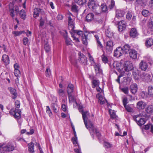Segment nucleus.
I'll list each match as a JSON object with an SVG mask.
<instances>
[{"label":"nucleus","instance_id":"1","mask_svg":"<svg viewBox=\"0 0 153 153\" xmlns=\"http://www.w3.org/2000/svg\"><path fill=\"white\" fill-rule=\"evenodd\" d=\"M82 114L85 125L87 128L89 129L90 131L91 130L93 131L94 130L93 124L91 121L88 120L89 116L88 112V111L82 112Z\"/></svg>","mask_w":153,"mask_h":153},{"label":"nucleus","instance_id":"2","mask_svg":"<svg viewBox=\"0 0 153 153\" xmlns=\"http://www.w3.org/2000/svg\"><path fill=\"white\" fill-rule=\"evenodd\" d=\"M15 105L17 108H13L11 109L10 111V114L11 115L13 116L15 118L19 119L20 117L21 114V111L18 109L20 106V102L18 100L16 101Z\"/></svg>","mask_w":153,"mask_h":153},{"label":"nucleus","instance_id":"3","mask_svg":"<svg viewBox=\"0 0 153 153\" xmlns=\"http://www.w3.org/2000/svg\"><path fill=\"white\" fill-rule=\"evenodd\" d=\"M133 68L132 63L129 61H125L123 66H122L121 71L122 73L124 74L126 71H129Z\"/></svg>","mask_w":153,"mask_h":153},{"label":"nucleus","instance_id":"4","mask_svg":"<svg viewBox=\"0 0 153 153\" xmlns=\"http://www.w3.org/2000/svg\"><path fill=\"white\" fill-rule=\"evenodd\" d=\"M142 115L141 114L135 115L133 117V118L137 124L139 126H142L146 122V120L142 117Z\"/></svg>","mask_w":153,"mask_h":153},{"label":"nucleus","instance_id":"5","mask_svg":"<svg viewBox=\"0 0 153 153\" xmlns=\"http://www.w3.org/2000/svg\"><path fill=\"white\" fill-rule=\"evenodd\" d=\"M68 15V27L71 28V30H73L74 27V16L70 13H69Z\"/></svg>","mask_w":153,"mask_h":153},{"label":"nucleus","instance_id":"6","mask_svg":"<svg viewBox=\"0 0 153 153\" xmlns=\"http://www.w3.org/2000/svg\"><path fill=\"white\" fill-rule=\"evenodd\" d=\"M88 6L89 8L91 9L94 12L97 13H99L100 11L98 10L100 9V7L96 5L95 2H90L88 3Z\"/></svg>","mask_w":153,"mask_h":153},{"label":"nucleus","instance_id":"7","mask_svg":"<svg viewBox=\"0 0 153 153\" xmlns=\"http://www.w3.org/2000/svg\"><path fill=\"white\" fill-rule=\"evenodd\" d=\"M148 65L145 61L141 60L139 65V68L141 70L145 71L148 68Z\"/></svg>","mask_w":153,"mask_h":153},{"label":"nucleus","instance_id":"8","mask_svg":"<svg viewBox=\"0 0 153 153\" xmlns=\"http://www.w3.org/2000/svg\"><path fill=\"white\" fill-rule=\"evenodd\" d=\"M14 149V146L11 144H8L4 146H0V151L3 149L4 151L10 152L13 151Z\"/></svg>","mask_w":153,"mask_h":153},{"label":"nucleus","instance_id":"9","mask_svg":"<svg viewBox=\"0 0 153 153\" xmlns=\"http://www.w3.org/2000/svg\"><path fill=\"white\" fill-rule=\"evenodd\" d=\"M126 27V23L125 21L122 20L118 22V28L119 31H122L125 29Z\"/></svg>","mask_w":153,"mask_h":153},{"label":"nucleus","instance_id":"10","mask_svg":"<svg viewBox=\"0 0 153 153\" xmlns=\"http://www.w3.org/2000/svg\"><path fill=\"white\" fill-rule=\"evenodd\" d=\"M113 42L111 40L107 41L106 44L105 48L108 52H111L113 49Z\"/></svg>","mask_w":153,"mask_h":153},{"label":"nucleus","instance_id":"11","mask_svg":"<svg viewBox=\"0 0 153 153\" xmlns=\"http://www.w3.org/2000/svg\"><path fill=\"white\" fill-rule=\"evenodd\" d=\"M94 68L96 75L99 76L102 74V70L100 68V65L98 63H96L93 65Z\"/></svg>","mask_w":153,"mask_h":153},{"label":"nucleus","instance_id":"12","mask_svg":"<svg viewBox=\"0 0 153 153\" xmlns=\"http://www.w3.org/2000/svg\"><path fill=\"white\" fill-rule=\"evenodd\" d=\"M123 53L122 48L120 47H118L114 51V56L117 57H119L123 55Z\"/></svg>","mask_w":153,"mask_h":153},{"label":"nucleus","instance_id":"13","mask_svg":"<svg viewBox=\"0 0 153 153\" xmlns=\"http://www.w3.org/2000/svg\"><path fill=\"white\" fill-rule=\"evenodd\" d=\"M79 56L80 62L84 65H87V60L86 57L84 54H82L80 52L79 53Z\"/></svg>","mask_w":153,"mask_h":153},{"label":"nucleus","instance_id":"14","mask_svg":"<svg viewBox=\"0 0 153 153\" xmlns=\"http://www.w3.org/2000/svg\"><path fill=\"white\" fill-rule=\"evenodd\" d=\"M109 65L111 68L112 67V66L113 68L117 70L120 73H122L121 71L122 70L121 68L122 66H121V64L120 63L117 62H113L112 66H111V65L110 64Z\"/></svg>","mask_w":153,"mask_h":153},{"label":"nucleus","instance_id":"15","mask_svg":"<svg viewBox=\"0 0 153 153\" xmlns=\"http://www.w3.org/2000/svg\"><path fill=\"white\" fill-rule=\"evenodd\" d=\"M44 14V12L43 10L38 8H36L34 10L33 16L34 18H36V17L39 16V14Z\"/></svg>","mask_w":153,"mask_h":153},{"label":"nucleus","instance_id":"16","mask_svg":"<svg viewBox=\"0 0 153 153\" xmlns=\"http://www.w3.org/2000/svg\"><path fill=\"white\" fill-rule=\"evenodd\" d=\"M130 89L131 93L135 94L137 91L138 87L136 83H134L131 84L130 86Z\"/></svg>","mask_w":153,"mask_h":153},{"label":"nucleus","instance_id":"17","mask_svg":"<svg viewBox=\"0 0 153 153\" xmlns=\"http://www.w3.org/2000/svg\"><path fill=\"white\" fill-rule=\"evenodd\" d=\"M97 97L98 98L99 102L101 104H103L105 102H107L106 100L101 93H98L97 95Z\"/></svg>","mask_w":153,"mask_h":153},{"label":"nucleus","instance_id":"18","mask_svg":"<svg viewBox=\"0 0 153 153\" xmlns=\"http://www.w3.org/2000/svg\"><path fill=\"white\" fill-rule=\"evenodd\" d=\"M141 77L142 79L145 80L147 82L151 81L152 79L151 76L148 74L144 73L141 75Z\"/></svg>","mask_w":153,"mask_h":153},{"label":"nucleus","instance_id":"19","mask_svg":"<svg viewBox=\"0 0 153 153\" xmlns=\"http://www.w3.org/2000/svg\"><path fill=\"white\" fill-rule=\"evenodd\" d=\"M146 105V104L142 101L138 102L137 104V108L139 109H144Z\"/></svg>","mask_w":153,"mask_h":153},{"label":"nucleus","instance_id":"20","mask_svg":"<svg viewBox=\"0 0 153 153\" xmlns=\"http://www.w3.org/2000/svg\"><path fill=\"white\" fill-rule=\"evenodd\" d=\"M129 56L130 57L133 59L137 58V53L136 51L134 50H131L129 52Z\"/></svg>","mask_w":153,"mask_h":153},{"label":"nucleus","instance_id":"21","mask_svg":"<svg viewBox=\"0 0 153 153\" xmlns=\"http://www.w3.org/2000/svg\"><path fill=\"white\" fill-rule=\"evenodd\" d=\"M138 35V33L136 28H133L131 29L130 32V35L131 37L134 38L137 36Z\"/></svg>","mask_w":153,"mask_h":153},{"label":"nucleus","instance_id":"22","mask_svg":"<svg viewBox=\"0 0 153 153\" xmlns=\"http://www.w3.org/2000/svg\"><path fill=\"white\" fill-rule=\"evenodd\" d=\"M89 131H90V134L91 135L93 138H94V131H95L97 135V136L98 139H99L101 137L100 134V133L99 131L97 130L96 128H94V130L93 131H92L91 130L90 131L89 130Z\"/></svg>","mask_w":153,"mask_h":153},{"label":"nucleus","instance_id":"23","mask_svg":"<svg viewBox=\"0 0 153 153\" xmlns=\"http://www.w3.org/2000/svg\"><path fill=\"white\" fill-rule=\"evenodd\" d=\"M8 89L10 91V93L13 95L12 97L13 99H16L17 96L16 90L15 88L11 87L9 88Z\"/></svg>","mask_w":153,"mask_h":153},{"label":"nucleus","instance_id":"24","mask_svg":"<svg viewBox=\"0 0 153 153\" xmlns=\"http://www.w3.org/2000/svg\"><path fill=\"white\" fill-rule=\"evenodd\" d=\"M94 18V14L92 13H90L86 16V20L88 22H90L93 20Z\"/></svg>","mask_w":153,"mask_h":153},{"label":"nucleus","instance_id":"25","mask_svg":"<svg viewBox=\"0 0 153 153\" xmlns=\"http://www.w3.org/2000/svg\"><path fill=\"white\" fill-rule=\"evenodd\" d=\"M2 60L6 65H8L9 63V57L7 55L4 54L2 56Z\"/></svg>","mask_w":153,"mask_h":153},{"label":"nucleus","instance_id":"26","mask_svg":"<svg viewBox=\"0 0 153 153\" xmlns=\"http://www.w3.org/2000/svg\"><path fill=\"white\" fill-rule=\"evenodd\" d=\"M148 96L149 97H153V87L149 86L148 88V92L147 93Z\"/></svg>","mask_w":153,"mask_h":153},{"label":"nucleus","instance_id":"27","mask_svg":"<svg viewBox=\"0 0 153 153\" xmlns=\"http://www.w3.org/2000/svg\"><path fill=\"white\" fill-rule=\"evenodd\" d=\"M153 44V39L149 38L146 40L145 42V45L147 47H150Z\"/></svg>","mask_w":153,"mask_h":153},{"label":"nucleus","instance_id":"28","mask_svg":"<svg viewBox=\"0 0 153 153\" xmlns=\"http://www.w3.org/2000/svg\"><path fill=\"white\" fill-rule=\"evenodd\" d=\"M74 90V88L73 85L71 84H68L67 89V92L68 94H71Z\"/></svg>","mask_w":153,"mask_h":153},{"label":"nucleus","instance_id":"29","mask_svg":"<svg viewBox=\"0 0 153 153\" xmlns=\"http://www.w3.org/2000/svg\"><path fill=\"white\" fill-rule=\"evenodd\" d=\"M124 12L121 10H117L116 11V17L118 18H121L124 16Z\"/></svg>","mask_w":153,"mask_h":153},{"label":"nucleus","instance_id":"30","mask_svg":"<svg viewBox=\"0 0 153 153\" xmlns=\"http://www.w3.org/2000/svg\"><path fill=\"white\" fill-rule=\"evenodd\" d=\"M28 150L31 153H34V144L33 143L31 142L28 144Z\"/></svg>","mask_w":153,"mask_h":153},{"label":"nucleus","instance_id":"31","mask_svg":"<svg viewBox=\"0 0 153 153\" xmlns=\"http://www.w3.org/2000/svg\"><path fill=\"white\" fill-rule=\"evenodd\" d=\"M94 37L97 42V45L98 47L101 48H103V46L101 42L99 40V37L98 35L94 34Z\"/></svg>","mask_w":153,"mask_h":153},{"label":"nucleus","instance_id":"32","mask_svg":"<svg viewBox=\"0 0 153 153\" xmlns=\"http://www.w3.org/2000/svg\"><path fill=\"white\" fill-rule=\"evenodd\" d=\"M146 112L150 114L153 112V105H150L146 108Z\"/></svg>","mask_w":153,"mask_h":153},{"label":"nucleus","instance_id":"33","mask_svg":"<svg viewBox=\"0 0 153 153\" xmlns=\"http://www.w3.org/2000/svg\"><path fill=\"white\" fill-rule=\"evenodd\" d=\"M132 75L136 80H138L139 77V71L138 70H134L132 73Z\"/></svg>","mask_w":153,"mask_h":153},{"label":"nucleus","instance_id":"34","mask_svg":"<svg viewBox=\"0 0 153 153\" xmlns=\"http://www.w3.org/2000/svg\"><path fill=\"white\" fill-rule=\"evenodd\" d=\"M82 41L84 45H86L88 44L87 36L85 34L83 35L82 36Z\"/></svg>","mask_w":153,"mask_h":153},{"label":"nucleus","instance_id":"35","mask_svg":"<svg viewBox=\"0 0 153 153\" xmlns=\"http://www.w3.org/2000/svg\"><path fill=\"white\" fill-rule=\"evenodd\" d=\"M109 113L110 114L111 118L113 119L116 118L117 116L114 111L111 109H110L109 110Z\"/></svg>","mask_w":153,"mask_h":153},{"label":"nucleus","instance_id":"36","mask_svg":"<svg viewBox=\"0 0 153 153\" xmlns=\"http://www.w3.org/2000/svg\"><path fill=\"white\" fill-rule=\"evenodd\" d=\"M25 33L24 31H14L12 32L13 34L16 36H20L22 33Z\"/></svg>","mask_w":153,"mask_h":153},{"label":"nucleus","instance_id":"37","mask_svg":"<svg viewBox=\"0 0 153 153\" xmlns=\"http://www.w3.org/2000/svg\"><path fill=\"white\" fill-rule=\"evenodd\" d=\"M20 17L23 19H25L26 18V14L25 10H22L20 13Z\"/></svg>","mask_w":153,"mask_h":153},{"label":"nucleus","instance_id":"38","mask_svg":"<svg viewBox=\"0 0 153 153\" xmlns=\"http://www.w3.org/2000/svg\"><path fill=\"white\" fill-rule=\"evenodd\" d=\"M142 15L145 17H147L150 15V13L149 11L146 10H143L142 11Z\"/></svg>","mask_w":153,"mask_h":153},{"label":"nucleus","instance_id":"39","mask_svg":"<svg viewBox=\"0 0 153 153\" xmlns=\"http://www.w3.org/2000/svg\"><path fill=\"white\" fill-rule=\"evenodd\" d=\"M75 2L80 5H83L86 4L85 0H75Z\"/></svg>","mask_w":153,"mask_h":153},{"label":"nucleus","instance_id":"40","mask_svg":"<svg viewBox=\"0 0 153 153\" xmlns=\"http://www.w3.org/2000/svg\"><path fill=\"white\" fill-rule=\"evenodd\" d=\"M105 34L106 36L108 38H111L113 36V33L107 30L105 31Z\"/></svg>","mask_w":153,"mask_h":153},{"label":"nucleus","instance_id":"41","mask_svg":"<svg viewBox=\"0 0 153 153\" xmlns=\"http://www.w3.org/2000/svg\"><path fill=\"white\" fill-rule=\"evenodd\" d=\"M100 7V9H101V10H102V12H105L107 10V7L106 4H101Z\"/></svg>","mask_w":153,"mask_h":153},{"label":"nucleus","instance_id":"42","mask_svg":"<svg viewBox=\"0 0 153 153\" xmlns=\"http://www.w3.org/2000/svg\"><path fill=\"white\" fill-rule=\"evenodd\" d=\"M68 95L69 101V102H72L75 101L74 97L71 94Z\"/></svg>","mask_w":153,"mask_h":153},{"label":"nucleus","instance_id":"43","mask_svg":"<svg viewBox=\"0 0 153 153\" xmlns=\"http://www.w3.org/2000/svg\"><path fill=\"white\" fill-rule=\"evenodd\" d=\"M101 58L102 62L105 64L107 63L108 62V59L107 57L105 56L104 54H103L101 56Z\"/></svg>","mask_w":153,"mask_h":153},{"label":"nucleus","instance_id":"44","mask_svg":"<svg viewBox=\"0 0 153 153\" xmlns=\"http://www.w3.org/2000/svg\"><path fill=\"white\" fill-rule=\"evenodd\" d=\"M92 83L93 85V87L94 88L99 85V82L98 80L94 79L92 80Z\"/></svg>","mask_w":153,"mask_h":153},{"label":"nucleus","instance_id":"45","mask_svg":"<svg viewBox=\"0 0 153 153\" xmlns=\"http://www.w3.org/2000/svg\"><path fill=\"white\" fill-rule=\"evenodd\" d=\"M123 51H126V52L127 51L129 50L130 48V46L127 44H125L123 46Z\"/></svg>","mask_w":153,"mask_h":153},{"label":"nucleus","instance_id":"46","mask_svg":"<svg viewBox=\"0 0 153 153\" xmlns=\"http://www.w3.org/2000/svg\"><path fill=\"white\" fill-rule=\"evenodd\" d=\"M71 10L72 11L76 13L78 11V7L76 5L73 4L71 7Z\"/></svg>","mask_w":153,"mask_h":153},{"label":"nucleus","instance_id":"47","mask_svg":"<svg viewBox=\"0 0 153 153\" xmlns=\"http://www.w3.org/2000/svg\"><path fill=\"white\" fill-rule=\"evenodd\" d=\"M126 110L127 111L129 112H131L133 111V109L129 105H126L124 106Z\"/></svg>","mask_w":153,"mask_h":153},{"label":"nucleus","instance_id":"48","mask_svg":"<svg viewBox=\"0 0 153 153\" xmlns=\"http://www.w3.org/2000/svg\"><path fill=\"white\" fill-rule=\"evenodd\" d=\"M44 48L46 52H48L50 50L51 48L49 45L47 43L45 45Z\"/></svg>","mask_w":153,"mask_h":153},{"label":"nucleus","instance_id":"49","mask_svg":"<svg viewBox=\"0 0 153 153\" xmlns=\"http://www.w3.org/2000/svg\"><path fill=\"white\" fill-rule=\"evenodd\" d=\"M140 94L141 97L143 99H146L149 97V96H148L147 94L146 93H146L144 91L141 92Z\"/></svg>","mask_w":153,"mask_h":153},{"label":"nucleus","instance_id":"50","mask_svg":"<svg viewBox=\"0 0 153 153\" xmlns=\"http://www.w3.org/2000/svg\"><path fill=\"white\" fill-rule=\"evenodd\" d=\"M66 43L67 45H71V41L70 39L67 38L66 36L65 37Z\"/></svg>","mask_w":153,"mask_h":153},{"label":"nucleus","instance_id":"51","mask_svg":"<svg viewBox=\"0 0 153 153\" xmlns=\"http://www.w3.org/2000/svg\"><path fill=\"white\" fill-rule=\"evenodd\" d=\"M46 75V76L49 77L51 74L50 69L49 68H47L45 71Z\"/></svg>","mask_w":153,"mask_h":153},{"label":"nucleus","instance_id":"52","mask_svg":"<svg viewBox=\"0 0 153 153\" xmlns=\"http://www.w3.org/2000/svg\"><path fill=\"white\" fill-rule=\"evenodd\" d=\"M46 112L48 114L50 117L52 115V113L51 110V109L49 106H46Z\"/></svg>","mask_w":153,"mask_h":153},{"label":"nucleus","instance_id":"53","mask_svg":"<svg viewBox=\"0 0 153 153\" xmlns=\"http://www.w3.org/2000/svg\"><path fill=\"white\" fill-rule=\"evenodd\" d=\"M14 74L15 76L17 77H19L20 75V72L19 70H14Z\"/></svg>","mask_w":153,"mask_h":153},{"label":"nucleus","instance_id":"54","mask_svg":"<svg viewBox=\"0 0 153 153\" xmlns=\"http://www.w3.org/2000/svg\"><path fill=\"white\" fill-rule=\"evenodd\" d=\"M88 57H89V60L90 61H91L92 62L91 63V64L93 65L95 63L94 62V59L93 57L89 53Z\"/></svg>","mask_w":153,"mask_h":153},{"label":"nucleus","instance_id":"55","mask_svg":"<svg viewBox=\"0 0 153 153\" xmlns=\"http://www.w3.org/2000/svg\"><path fill=\"white\" fill-rule=\"evenodd\" d=\"M62 109L64 111H66L67 110V106L65 104H62L61 106Z\"/></svg>","mask_w":153,"mask_h":153},{"label":"nucleus","instance_id":"56","mask_svg":"<svg viewBox=\"0 0 153 153\" xmlns=\"http://www.w3.org/2000/svg\"><path fill=\"white\" fill-rule=\"evenodd\" d=\"M72 140L73 141V144L75 146H77L78 145L77 142V138L74 137H73L72 138Z\"/></svg>","mask_w":153,"mask_h":153},{"label":"nucleus","instance_id":"57","mask_svg":"<svg viewBox=\"0 0 153 153\" xmlns=\"http://www.w3.org/2000/svg\"><path fill=\"white\" fill-rule=\"evenodd\" d=\"M58 93L59 96L63 97L64 96V91L62 89H59L58 91Z\"/></svg>","mask_w":153,"mask_h":153},{"label":"nucleus","instance_id":"58","mask_svg":"<svg viewBox=\"0 0 153 153\" xmlns=\"http://www.w3.org/2000/svg\"><path fill=\"white\" fill-rule=\"evenodd\" d=\"M132 16V15L130 12H128L126 15V18L128 20L131 19Z\"/></svg>","mask_w":153,"mask_h":153},{"label":"nucleus","instance_id":"59","mask_svg":"<svg viewBox=\"0 0 153 153\" xmlns=\"http://www.w3.org/2000/svg\"><path fill=\"white\" fill-rule=\"evenodd\" d=\"M123 102L124 106L126 105L128 103L127 98L126 97L124 98L123 100Z\"/></svg>","mask_w":153,"mask_h":153},{"label":"nucleus","instance_id":"60","mask_svg":"<svg viewBox=\"0 0 153 153\" xmlns=\"http://www.w3.org/2000/svg\"><path fill=\"white\" fill-rule=\"evenodd\" d=\"M104 146L105 147L107 148H110L111 147V145L108 142H105L104 144Z\"/></svg>","mask_w":153,"mask_h":153},{"label":"nucleus","instance_id":"61","mask_svg":"<svg viewBox=\"0 0 153 153\" xmlns=\"http://www.w3.org/2000/svg\"><path fill=\"white\" fill-rule=\"evenodd\" d=\"M28 42V39L27 37L24 38L23 39V43L25 45H26Z\"/></svg>","mask_w":153,"mask_h":153},{"label":"nucleus","instance_id":"62","mask_svg":"<svg viewBox=\"0 0 153 153\" xmlns=\"http://www.w3.org/2000/svg\"><path fill=\"white\" fill-rule=\"evenodd\" d=\"M122 91L125 94H127L128 92V88L127 87L123 88L122 89Z\"/></svg>","mask_w":153,"mask_h":153},{"label":"nucleus","instance_id":"63","mask_svg":"<svg viewBox=\"0 0 153 153\" xmlns=\"http://www.w3.org/2000/svg\"><path fill=\"white\" fill-rule=\"evenodd\" d=\"M76 35H74L72 36V37L74 40L76 42H79V40L78 38L76 37Z\"/></svg>","mask_w":153,"mask_h":153},{"label":"nucleus","instance_id":"64","mask_svg":"<svg viewBox=\"0 0 153 153\" xmlns=\"http://www.w3.org/2000/svg\"><path fill=\"white\" fill-rule=\"evenodd\" d=\"M15 12V11L13 9L10 10V15L13 18L14 16Z\"/></svg>","mask_w":153,"mask_h":153}]
</instances>
